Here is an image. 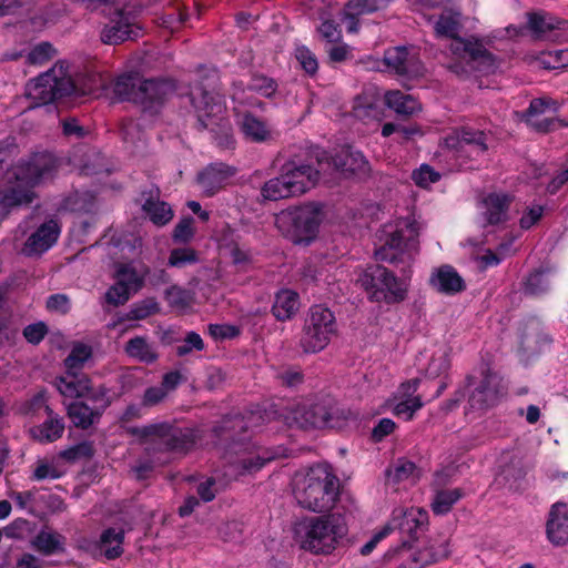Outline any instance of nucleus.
Instances as JSON below:
<instances>
[{"label":"nucleus","instance_id":"f257e3e1","mask_svg":"<svg viewBox=\"0 0 568 568\" xmlns=\"http://www.w3.org/2000/svg\"><path fill=\"white\" fill-rule=\"evenodd\" d=\"M57 169V159L48 152L32 154L9 169L0 185V216L30 204L34 197L32 189L52 179Z\"/></svg>","mask_w":568,"mask_h":568},{"label":"nucleus","instance_id":"f03ea898","mask_svg":"<svg viewBox=\"0 0 568 568\" xmlns=\"http://www.w3.org/2000/svg\"><path fill=\"white\" fill-rule=\"evenodd\" d=\"M462 28V13L454 9L444 10L434 23V30L438 38L452 39L449 51L454 61L449 64V69L457 74L469 71L485 74L494 72L497 68L495 57L480 41L474 38H459Z\"/></svg>","mask_w":568,"mask_h":568},{"label":"nucleus","instance_id":"7ed1b4c3","mask_svg":"<svg viewBox=\"0 0 568 568\" xmlns=\"http://www.w3.org/2000/svg\"><path fill=\"white\" fill-rule=\"evenodd\" d=\"M106 81L97 75L82 80L67 61H58L50 70L31 80L26 94L32 106H40L69 95L97 94L104 90Z\"/></svg>","mask_w":568,"mask_h":568},{"label":"nucleus","instance_id":"20e7f679","mask_svg":"<svg viewBox=\"0 0 568 568\" xmlns=\"http://www.w3.org/2000/svg\"><path fill=\"white\" fill-rule=\"evenodd\" d=\"M292 494L300 507L314 513L329 510L339 495V479L326 464L296 471Z\"/></svg>","mask_w":568,"mask_h":568},{"label":"nucleus","instance_id":"39448f33","mask_svg":"<svg viewBox=\"0 0 568 568\" xmlns=\"http://www.w3.org/2000/svg\"><path fill=\"white\" fill-rule=\"evenodd\" d=\"M346 532V518L338 511L305 518L295 526L297 542L303 549L314 554H329Z\"/></svg>","mask_w":568,"mask_h":568},{"label":"nucleus","instance_id":"423d86ee","mask_svg":"<svg viewBox=\"0 0 568 568\" xmlns=\"http://www.w3.org/2000/svg\"><path fill=\"white\" fill-rule=\"evenodd\" d=\"M190 95L200 124L214 133L219 146L223 149L233 148L235 141L231 124L224 118L225 103L223 97L215 92H209L201 87L192 89Z\"/></svg>","mask_w":568,"mask_h":568},{"label":"nucleus","instance_id":"0eeeda50","mask_svg":"<svg viewBox=\"0 0 568 568\" xmlns=\"http://www.w3.org/2000/svg\"><path fill=\"white\" fill-rule=\"evenodd\" d=\"M324 219L323 205L306 203L288 207L275 216L278 231L296 244L308 243L317 234Z\"/></svg>","mask_w":568,"mask_h":568},{"label":"nucleus","instance_id":"6e6552de","mask_svg":"<svg viewBox=\"0 0 568 568\" xmlns=\"http://www.w3.org/2000/svg\"><path fill=\"white\" fill-rule=\"evenodd\" d=\"M113 91L120 100L134 102L143 111L156 113L170 91V85L163 81L143 80L138 73H129L115 80Z\"/></svg>","mask_w":568,"mask_h":568},{"label":"nucleus","instance_id":"1a4fd4ad","mask_svg":"<svg viewBox=\"0 0 568 568\" xmlns=\"http://www.w3.org/2000/svg\"><path fill=\"white\" fill-rule=\"evenodd\" d=\"M384 245L375 252L381 261L396 262L410 258L418 250V226L410 217L398 219L384 225Z\"/></svg>","mask_w":568,"mask_h":568},{"label":"nucleus","instance_id":"9d476101","mask_svg":"<svg viewBox=\"0 0 568 568\" xmlns=\"http://www.w3.org/2000/svg\"><path fill=\"white\" fill-rule=\"evenodd\" d=\"M357 282L372 302L387 305L403 302L408 292V283L396 277L389 270L379 265L365 268Z\"/></svg>","mask_w":568,"mask_h":568},{"label":"nucleus","instance_id":"9b49d317","mask_svg":"<svg viewBox=\"0 0 568 568\" xmlns=\"http://www.w3.org/2000/svg\"><path fill=\"white\" fill-rule=\"evenodd\" d=\"M109 16V22L101 31V41L105 44H118L141 36L142 28L136 16L128 6L126 0H97Z\"/></svg>","mask_w":568,"mask_h":568},{"label":"nucleus","instance_id":"f8f14e48","mask_svg":"<svg viewBox=\"0 0 568 568\" xmlns=\"http://www.w3.org/2000/svg\"><path fill=\"white\" fill-rule=\"evenodd\" d=\"M131 433L142 440L149 453L151 450L183 452L194 443L193 435L189 429L176 428L166 423L135 427Z\"/></svg>","mask_w":568,"mask_h":568},{"label":"nucleus","instance_id":"ddd939ff","mask_svg":"<svg viewBox=\"0 0 568 568\" xmlns=\"http://www.w3.org/2000/svg\"><path fill=\"white\" fill-rule=\"evenodd\" d=\"M337 333L334 314L326 307L316 305L310 310L300 345L305 353L323 351Z\"/></svg>","mask_w":568,"mask_h":568},{"label":"nucleus","instance_id":"4468645a","mask_svg":"<svg viewBox=\"0 0 568 568\" xmlns=\"http://www.w3.org/2000/svg\"><path fill=\"white\" fill-rule=\"evenodd\" d=\"M469 390L468 402L474 409H486L496 405L505 395L503 378L496 373H483L480 381L474 377L467 379Z\"/></svg>","mask_w":568,"mask_h":568},{"label":"nucleus","instance_id":"2eb2a0df","mask_svg":"<svg viewBox=\"0 0 568 568\" xmlns=\"http://www.w3.org/2000/svg\"><path fill=\"white\" fill-rule=\"evenodd\" d=\"M281 172L294 196L302 195L313 189L320 180V169L312 163L292 158L282 166Z\"/></svg>","mask_w":568,"mask_h":568},{"label":"nucleus","instance_id":"dca6fc26","mask_svg":"<svg viewBox=\"0 0 568 568\" xmlns=\"http://www.w3.org/2000/svg\"><path fill=\"white\" fill-rule=\"evenodd\" d=\"M445 146L455 152L457 156L477 158L487 149V135L483 131L468 129L455 130L444 139Z\"/></svg>","mask_w":568,"mask_h":568},{"label":"nucleus","instance_id":"f3484780","mask_svg":"<svg viewBox=\"0 0 568 568\" xmlns=\"http://www.w3.org/2000/svg\"><path fill=\"white\" fill-rule=\"evenodd\" d=\"M318 165L322 168L324 160H331L328 164L341 172L345 176L365 178L369 173V163L364 158L362 152L351 149H343L335 156L328 158L326 151H321L316 154Z\"/></svg>","mask_w":568,"mask_h":568},{"label":"nucleus","instance_id":"a211bd4d","mask_svg":"<svg viewBox=\"0 0 568 568\" xmlns=\"http://www.w3.org/2000/svg\"><path fill=\"white\" fill-rule=\"evenodd\" d=\"M287 419L290 425L304 429L336 426L332 412L323 404L297 406Z\"/></svg>","mask_w":568,"mask_h":568},{"label":"nucleus","instance_id":"6ab92c4d","mask_svg":"<svg viewBox=\"0 0 568 568\" xmlns=\"http://www.w3.org/2000/svg\"><path fill=\"white\" fill-rule=\"evenodd\" d=\"M235 458L232 462L234 475L252 474L260 470L267 462L273 460L276 455L261 447L234 445Z\"/></svg>","mask_w":568,"mask_h":568},{"label":"nucleus","instance_id":"aec40b11","mask_svg":"<svg viewBox=\"0 0 568 568\" xmlns=\"http://www.w3.org/2000/svg\"><path fill=\"white\" fill-rule=\"evenodd\" d=\"M384 62L390 71L398 75L416 78L423 74V65L416 52L406 47H395L386 50Z\"/></svg>","mask_w":568,"mask_h":568},{"label":"nucleus","instance_id":"412c9836","mask_svg":"<svg viewBox=\"0 0 568 568\" xmlns=\"http://www.w3.org/2000/svg\"><path fill=\"white\" fill-rule=\"evenodd\" d=\"M393 530L397 528L402 535L412 539L417 538L418 532L424 531L428 525V513L423 508L395 509L388 524Z\"/></svg>","mask_w":568,"mask_h":568},{"label":"nucleus","instance_id":"4be33fe9","mask_svg":"<svg viewBox=\"0 0 568 568\" xmlns=\"http://www.w3.org/2000/svg\"><path fill=\"white\" fill-rule=\"evenodd\" d=\"M420 384H423V379L417 377L400 385L396 395L397 402L393 407V413L397 417L409 420L423 407L424 395H416Z\"/></svg>","mask_w":568,"mask_h":568},{"label":"nucleus","instance_id":"5701e85b","mask_svg":"<svg viewBox=\"0 0 568 568\" xmlns=\"http://www.w3.org/2000/svg\"><path fill=\"white\" fill-rule=\"evenodd\" d=\"M235 170L224 163H214L205 168L197 176V182L206 196H212L222 190Z\"/></svg>","mask_w":568,"mask_h":568},{"label":"nucleus","instance_id":"b1692460","mask_svg":"<svg viewBox=\"0 0 568 568\" xmlns=\"http://www.w3.org/2000/svg\"><path fill=\"white\" fill-rule=\"evenodd\" d=\"M559 109V103L551 98L531 100L526 112V122L538 131H548L551 125L550 115Z\"/></svg>","mask_w":568,"mask_h":568},{"label":"nucleus","instance_id":"393cba45","mask_svg":"<svg viewBox=\"0 0 568 568\" xmlns=\"http://www.w3.org/2000/svg\"><path fill=\"white\" fill-rule=\"evenodd\" d=\"M60 227L58 223L50 220L43 223L34 233L27 240L23 253L26 255H39L48 251L58 240Z\"/></svg>","mask_w":568,"mask_h":568},{"label":"nucleus","instance_id":"a878e982","mask_svg":"<svg viewBox=\"0 0 568 568\" xmlns=\"http://www.w3.org/2000/svg\"><path fill=\"white\" fill-rule=\"evenodd\" d=\"M511 197L506 193H490L480 203V214L487 225L503 223L508 217Z\"/></svg>","mask_w":568,"mask_h":568},{"label":"nucleus","instance_id":"bb28decb","mask_svg":"<svg viewBox=\"0 0 568 568\" xmlns=\"http://www.w3.org/2000/svg\"><path fill=\"white\" fill-rule=\"evenodd\" d=\"M547 537L555 546L568 542V504L556 503L549 511Z\"/></svg>","mask_w":568,"mask_h":568},{"label":"nucleus","instance_id":"cd10ccee","mask_svg":"<svg viewBox=\"0 0 568 568\" xmlns=\"http://www.w3.org/2000/svg\"><path fill=\"white\" fill-rule=\"evenodd\" d=\"M418 368L430 379L443 376L449 368L448 351L446 347H437L420 353Z\"/></svg>","mask_w":568,"mask_h":568},{"label":"nucleus","instance_id":"c85d7f7f","mask_svg":"<svg viewBox=\"0 0 568 568\" xmlns=\"http://www.w3.org/2000/svg\"><path fill=\"white\" fill-rule=\"evenodd\" d=\"M430 285L446 295H454L465 290V282L458 272L450 265L436 268L429 278Z\"/></svg>","mask_w":568,"mask_h":568},{"label":"nucleus","instance_id":"c756f323","mask_svg":"<svg viewBox=\"0 0 568 568\" xmlns=\"http://www.w3.org/2000/svg\"><path fill=\"white\" fill-rule=\"evenodd\" d=\"M240 131L243 136L254 143H264L274 138L273 128L264 120L252 113H244L239 120Z\"/></svg>","mask_w":568,"mask_h":568},{"label":"nucleus","instance_id":"7c9ffc66","mask_svg":"<svg viewBox=\"0 0 568 568\" xmlns=\"http://www.w3.org/2000/svg\"><path fill=\"white\" fill-rule=\"evenodd\" d=\"M55 386L62 396L69 398L87 396L91 389L87 375L68 369L65 375L57 378Z\"/></svg>","mask_w":568,"mask_h":568},{"label":"nucleus","instance_id":"2f4dec72","mask_svg":"<svg viewBox=\"0 0 568 568\" xmlns=\"http://www.w3.org/2000/svg\"><path fill=\"white\" fill-rule=\"evenodd\" d=\"M57 55L54 47L47 41L34 44L27 51H13L8 52L3 55L6 60H18L26 58V63L30 65H42L53 59Z\"/></svg>","mask_w":568,"mask_h":568},{"label":"nucleus","instance_id":"473e14b6","mask_svg":"<svg viewBox=\"0 0 568 568\" xmlns=\"http://www.w3.org/2000/svg\"><path fill=\"white\" fill-rule=\"evenodd\" d=\"M48 415L40 426L32 428V436L41 443H52L59 439L64 432L63 419L58 417L49 406H45Z\"/></svg>","mask_w":568,"mask_h":568},{"label":"nucleus","instance_id":"72a5a7b5","mask_svg":"<svg viewBox=\"0 0 568 568\" xmlns=\"http://www.w3.org/2000/svg\"><path fill=\"white\" fill-rule=\"evenodd\" d=\"M449 554L448 544L443 540L440 544H432L429 547L419 549L409 555L412 564L409 566L403 565L400 568H423L429 564L436 562L446 558Z\"/></svg>","mask_w":568,"mask_h":568},{"label":"nucleus","instance_id":"f704fd0d","mask_svg":"<svg viewBox=\"0 0 568 568\" xmlns=\"http://www.w3.org/2000/svg\"><path fill=\"white\" fill-rule=\"evenodd\" d=\"M385 103L389 109L402 115H413L422 109L420 103L413 95L399 90L386 92Z\"/></svg>","mask_w":568,"mask_h":568},{"label":"nucleus","instance_id":"c9c22d12","mask_svg":"<svg viewBox=\"0 0 568 568\" xmlns=\"http://www.w3.org/2000/svg\"><path fill=\"white\" fill-rule=\"evenodd\" d=\"M124 351L131 358L145 364H151L158 358L155 345L142 336H135L129 339L124 346Z\"/></svg>","mask_w":568,"mask_h":568},{"label":"nucleus","instance_id":"e433bc0d","mask_svg":"<svg viewBox=\"0 0 568 568\" xmlns=\"http://www.w3.org/2000/svg\"><path fill=\"white\" fill-rule=\"evenodd\" d=\"M298 294L291 290H282L276 294L273 314L280 321L291 318L298 310Z\"/></svg>","mask_w":568,"mask_h":568},{"label":"nucleus","instance_id":"4c0bfd02","mask_svg":"<svg viewBox=\"0 0 568 568\" xmlns=\"http://www.w3.org/2000/svg\"><path fill=\"white\" fill-rule=\"evenodd\" d=\"M149 273L148 267L136 268L133 264H122L119 266L115 280L120 281L133 293L138 292L142 285L145 275Z\"/></svg>","mask_w":568,"mask_h":568},{"label":"nucleus","instance_id":"58836bf2","mask_svg":"<svg viewBox=\"0 0 568 568\" xmlns=\"http://www.w3.org/2000/svg\"><path fill=\"white\" fill-rule=\"evenodd\" d=\"M261 195L264 200L268 201H278L294 196L281 171L278 176L270 179L263 184Z\"/></svg>","mask_w":568,"mask_h":568},{"label":"nucleus","instance_id":"ea45409f","mask_svg":"<svg viewBox=\"0 0 568 568\" xmlns=\"http://www.w3.org/2000/svg\"><path fill=\"white\" fill-rule=\"evenodd\" d=\"M142 207L149 219L159 226L165 225L173 217L171 206L159 199H148Z\"/></svg>","mask_w":568,"mask_h":568},{"label":"nucleus","instance_id":"a19ab883","mask_svg":"<svg viewBox=\"0 0 568 568\" xmlns=\"http://www.w3.org/2000/svg\"><path fill=\"white\" fill-rule=\"evenodd\" d=\"M33 547L44 554L52 555L63 550L64 537L58 532L42 530L33 540Z\"/></svg>","mask_w":568,"mask_h":568},{"label":"nucleus","instance_id":"79ce46f5","mask_svg":"<svg viewBox=\"0 0 568 568\" xmlns=\"http://www.w3.org/2000/svg\"><path fill=\"white\" fill-rule=\"evenodd\" d=\"M68 414L72 423L77 427L81 428H88L99 418L98 412H94L92 408L81 402L70 404L68 406Z\"/></svg>","mask_w":568,"mask_h":568},{"label":"nucleus","instance_id":"37998d69","mask_svg":"<svg viewBox=\"0 0 568 568\" xmlns=\"http://www.w3.org/2000/svg\"><path fill=\"white\" fill-rule=\"evenodd\" d=\"M557 20L547 14H527V28L534 33L536 38L545 37L548 31L557 28Z\"/></svg>","mask_w":568,"mask_h":568},{"label":"nucleus","instance_id":"c03bdc74","mask_svg":"<svg viewBox=\"0 0 568 568\" xmlns=\"http://www.w3.org/2000/svg\"><path fill=\"white\" fill-rule=\"evenodd\" d=\"M92 355V348L83 343H77L73 345L70 354L64 361L65 368L68 371L77 372L84 366L85 362Z\"/></svg>","mask_w":568,"mask_h":568},{"label":"nucleus","instance_id":"a18cd8bd","mask_svg":"<svg viewBox=\"0 0 568 568\" xmlns=\"http://www.w3.org/2000/svg\"><path fill=\"white\" fill-rule=\"evenodd\" d=\"M549 288V273L544 270L532 272L525 281V293L532 296H539Z\"/></svg>","mask_w":568,"mask_h":568},{"label":"nucleus","instance_id":"49530a36","mask_svg":"<svg viewBox=\"0 0 568 568\" xmlns=\"http://www.w3.org/2000/svg\"><path fill=\"white\" fill-rule=\"evenodd\" d=\"M460 497L462 491L459 489L440 490L435 495L432 501V509L436 515H445Z\"/></svg>","mask_w":568,"mask_h":568},{"label":"nucleus","instance_id":"de8ad7c7","mask_svg":"<svg viewBox=\"0 0 568 568\" xmlns=\"http://www.w3.org/2000/svg\"><path fill=\"white\" fill-rule=\"evenodd\" d=\"M123 531L114 528L106 529L101 536V542L105 547L106 558L114 559L122 554Z\"/></svg>","mask_w":568,"mask_h":568},{"label":"nucleus","instance_id":"09e8293b","mask_svg":"<svg viewBox=\"0 0 568 568\" xmlns=\"http://www.w3.org/2000/svg\"><path fill=\"white\" fill-rule=\"evenodd\" d=\"M418 476V470L415 464L406 459H398L388 470V477L394 481L409 480L414 483Z\"/></svg>","mask_w":568,"mask_h":568},{"label":"nucleus","instance_id":"8fccbe9b","mask_svg":"<svg viewBox=\"0 0 568 568\" xmlns=\"http://www.w3.org/2000/svg\"><path fill=\"white\" fill-rule=\"evenodd\" d=\"M63 470L54 460H38L31 478L34 480L58 479L62 477Z\"/></svg>","mask_w":568,"mask_h":568},{"label":"nucleus","instance_id":"3c124183","mask_svg":"<svg viewBox=\"0 0 568 568\" xmlns=\"http://www.w3.org/2000/svg\"><path fill=\"white\" fill-rule=\"evenodd\" d=\"M199 261L197 253L191 247H179L171 251L168 264L172 267H184Z\"/></svg>","mask_w":568,"mask_h":568},{"label":"nucleus","instance_id":"603ef678","mask_svg":"<svg viewBox=\"0 0 568 568\" xmlns=\"http://www.w3.org/2000/svg\"><path fill=\"white\" fill-rule=\"evenodd\" d=\"M165 300L173 307H187L193 300L192 293L181 286L172 285L165 291Z\"/></svg>","mask_w":568,"mask_h":568},{"label":"nucleus","instance_id":"864d4df0","mask_svg":"<svg viewBox=\"0 0 568 568\" xmlns=\"http://www.w3.org/2000/svg\"><path fill=\"white\" fill-rule=\"evenodd\" d=\"M440 179V174L436 172L430 165L422 164L412 173V180L420 187H428L430 184L436 183Z\"/></svg>","mask_w":568,"mask_h":568},{"label":"nucleus","instance_id":"5fc2aeb1","mask_svg":"<svg viewBox=\"0 0 568 568\" xmlns=\"http://www.w3.org/2000/svg\"><path fill=\"white\" fill-rule=\"evenodd\" d=\"M133 292L130 291L123 283L115 281V283L106 291L105 301L113 305H123L131 296Z\"/></svg>","mask_w":568,"mask_h":568},{"label":"nucleus","instance_id":"6e6d98bb","mask_svg":"<svg viewBox=\"0 0 568 568\" xmlns=\"http://www.w3.org/2000/svg\"><path fill=\"white\" fill-rule=\"evenodd\" d=\"M295 57L306 73L314 74L317 71V59L308 48L304 45L297 47L295 50Z\"/></svg>","mask_w":568,"mask_h":568},{"label":"nucleus","instance_id":"4d7b16f0","mask_svg":"<svg viewBox=\"0 0 568 568\" xmlns=\"http://www.w3.org/2000/svg\"><path fill=\"white\" fill-rule=\"evenodd\" d=\"M248 89L263 97L270 98L276 91V83L273 79L258 75L252 79Z\"/></svg>","mask_w":568,"mask_h":568},{"label":"nucleus","instance_id":"13d9d810","mask_svg":"<svg viewBox=\"0 0 568 568\" xmlns=\"http://www.w3.org/2000/svg\"><path fill=\"white\" fill-rule=\"evenodd\" d=\"M542 214V205L536 203L528 205L520 217V227L524 230L530 229L541 219Z\"/></svg>","mask_w":568,"mask_h":568},{"label":"nucleus","instance_id":"bf43d9fd","mask_svg":"<svg viewBox=\"0 0 568 568\" xmlns=\"http://www.w3.org/2000/svg\"><path fill=\"white\" fill-rule=\"evenodd\" d=\"M378 8V0H349L347 3V10L357 16L372 13Z\"/></svg>","mask_w":568,"mask_h":568},{"label":"nucleus","instance_id":"052dcab7","mask_svg":"<svg viewBox=\"0 0 568 568\" xmlns=\"http://www.w3.org/2000/svg\"><path fill=\"white\" fill-rule=\"evenodd\" d=\"M194 235L193 219H182L174 229L173 239L175 242L186 243Z\"/></svg>","mask_w":568,"mask_h":568},{"label":"nucleus","instance_id":"680f3d73","mask_svg":"<svg viewBox=\"0 0 568 568\" xmlns=\"http://www.w3.org/2000/svg\"><path fill=\"white\" fill-rule=\"evenodd\" d=\"M203 347H204V344H203L201 336L194 332H190L186 335L184 343L176 347V354L179 356H184V355L189 354L192 349L201 351V349H203Z\"/></svg>","mask_w":568,"mask_h":568},{"label":"nucleus","instance_id":"e2e57ef3","mask_svg":"<svg viewBox=\"0 0 568 568\" xmlns=\"http://www.w3.org/2000/svg\"><path fill=\"white\" fill-rule=\"evenodd\" d=\"M47 333V325L42 322L30 324L23 329L24 338L31 344H39Z\"/></svg>","mask_w":568,"mask_h":568},{"label":"nucleus","instance_id":"0e129e2a","mask_svg":"<svg viewBox=\"0 0 568 568\" xmlns=\"http://www.w3.org/2000/svg\"><path fill=\"white\" fill-rule=\"evenodd\" d=\"M70 306V300L65 294H53L47 300V308L51 312L67 314Z\"/></svg>","mask_w":568,"mask_h":568},{"label":"nucleus","instance_id":"69168bd1","mask_svg":"<svg viewBox=\"0 0 568 568\" xmlns=\"http://www.w3.org/2000/svg\"><path fill=\"white\" fill-rule=\"evenodd\" d=\"M544 63L549 69H561L568 67V49L549 52Z\"/></svg>","mask_w":568,"mask_h":568},{"label":"nucleus","instance_id":"338daca9","mask_svg":"<svg viewBox=\"0 0 568 568\" xmlns=\"http://www.w3.org/2000/svg\"><path fill=\"white\" fill-rule=\"evenodd\" d=\"M318 32L331 43L338 42L342 38L341 29L332 20H324L318 27Z\"/></svg>","mask_w":568,"mask_h":568},{"label":"nucleus","instance_id":"774afa93","mask_svg":"<svg viewBox=\"0 0 568 568\" xmlns=\"http://www.w3.org/2000/svg\"><path fill=\"white\" fill-rule=\"evenodd\" d=\"M93 454V449L90 443H80L69 449L62 452V457L68 460H75L82 457H90Z\"/></svg>","mask_w":568,"mask_h":568}]
</instances>
